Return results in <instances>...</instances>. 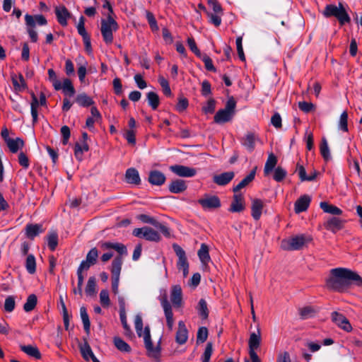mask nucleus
Listing matches in <instances>:
<instances>
[{
  "label": "nucleus",
  "mask_w": 362,
  "mask_h": 362,
  "mask_svg": "<svg viewBox=\"0 0 362 362\" xmlns=\"http://www.w3.org/2000/svg\"><path fill=\"white\" fill-rule=\"evenodd\" d=\"M362 286V278L355 272L346 268H335L330 270L326 279V286L328 289L344 292L351 283Z\"/></svg>",
  "instance_id": "nucleus-1"
},
{
  "label": "nucleus",
  "mask_w": 362,
  "mask_h": 362,
  "mask_svg": "<svg viewBox=\"0 0 362 362\" xmlns=\"http://www.w3.org/2000/svg\"><path fill=\"white\" fill-rule=\"evenodd\" d=\"M135 329L139 337H143L145 347L147 350L148 356L158 359L160 356V348L154 347L151 339L150 329L146 327L143 330V320L141 316L136 315L134 320Z\"/></svg>",
  "instance_id": "nucleus-2"
},
{
  "label": "nucleus",
  "mask_w": 362,
  "mask_h": 362,
  "mask_svg": "<svg viewBox=\"0 0 362 362\" xmlns=\"http://www.w3.org/2000/svg\"><path fill=\"white\" fill-rule=\"evenodd\" d=\"M322 14L326 18L335 17L341 25H344L351 21V18L341 3L338 6L334 4L327 5L322 11Z\"/></svg>",
  "instance_id": "nucleus-3"
},
{
  "label": "nucleus",
  "mask_w": 362,
  "mask_h": 362,
  "mask_svg": "<svg viewBox=\"0 0 362 362\" xmlns=\"http://www.w3.org/2000/svg\"><path fill=\"white\" fill-rule=\"evenodd\" d=\"M311 240L310 237L303 234L292 236L290 238L281 240V248L286 251L299 250Z\"/></svg>",
  "instance_id": "nucleus-4"
},
{
  "label": "nucleus",
  "mask_w": 362,
  "mask_h": 362,
  "mask_svg": "<svg viewBox=\"0 0 362 362\" xmlns=\"http://www.w3.org/2000/svg\"><path fill=\"white\" fill-rule=\"evenodd\" d=\"M117 29L118 24L110 14H107V19L101 20L100 31L106 44H111L113 42V32Z\"/></svg>",
  "instance_id": "nucleus-5"
},
{
  "label": "nucleus",
  "mask_w": 362,
  "mask_h": 362,
  "mask_svg": "<svg viewBox=\"0 0 362 362\" xmlns=\"http://www.w3.org/2000/svg\"><path fill=\"white\" fill-rule=\"evenodd\" d=\"M236 102L233 98L228 100L224 109L219 110L214 116V122L217 124H223L229 122L234 113Z\"/></svg>",
  "instance_id": "nucleus-6"
},
{
  "label": "nucleus",
  "mask_w": 362,
  "mask_h": 362,
  "mask_svg": "<svg viewBox=\"0 0 362 362\" xmlns=\"http://www.w3.org/2000/svg\"><path fill=\"white\" fill-rule=\"evenodd\" d=\"M122 263L123 260L120 256L115 257L112 262V290L115 295L119 293V275Z\"/></svg>",
  "instance_id": "nucleus-7"
},
{
  "label": "nucleus",
  "mask_w": 362,
  "mask_h": 362,
  "mask_svg": "<svg viewBox=\"0 0 362 362\" xmlns=\"http://www.w3.org/2000/svg\"><path fill=\"white\" fill-rule=\"evenodd\" d=\"M159 300L164 311L167 326L169 330L172 331L174 326L173 313L172 310V305L168 300L166 292H164L159 296Z\"/></svg>",
  "instance_id": "nucleus-8"
},
{
  "label": "nucleus",
  "mask_w": 362,
  "mask_h": 362,
  "mask_svg": "<svg viewBox=\"0 0 362 362\" xmlns=\"http://www.w3.org/2000/svg\"><path fill=\"white\" fill-rule=\"evenodd\" d=\"M132 234L136 237L144 238L148 241L158 242L160 240V235L158 232L148 226L135 228Z\"/></svg>",
  "instance_id": "nucleus-9"
},
{
  "label": "nucleus",
  "mask_w": 362,
  "mask_h": 362,
  "mask_svg": "<svg viewBox=\"0 0 362 362\" xmlns=\"http://www.w3.org/2000/svg\"><path fill=\"white\" fill-rule=\"evenodd\" d=\"M173 250L178 257L177 267L179 270H182L184 277H186L189 273V264L185 250L178 245L173 244Z\"/></svg>",
  "instance_id": "nucleus-10"
},
{
  "label": "nucleus",
  "mask_w": 362,
  "mask_h": 362,
  "mask_svg": "<svg viewBox=\"0 0 362 362\" xmlns=\"http://www.w3.org/2000/svg\"><path fill=\"white\" fill-rule=\"evenodd\" d=\"M198 203L204 210H211L221 206L220 199L216 195L204 194L203 198L198 200Z\"/></svg>",
  "instance_id": "nucleus-11"
},
{
  "label": "nucleus",
  "mask_w": 362,
  "mask_h": 362,
  "mask_svg": "<svg viewBox=\"0 0 362 362\" xmlns=\"http://www.w3.org/2000/svg\"><path fill=\"white\" fill-rule=\"evenodd\" d=\"M331 319L337 326L345 332H350L352 330L351 325L343 314L334 311L331 314Z\"/></svg>",
  "instance_id": "nucleus-12"
},
{
  "label": "nucleus",
  "mask_w": 362,
  "mask_h": 362,
  "mask_svg": "<svg viewBox=\"0 0 362 362\" xmlns=\"http://www.w3.org/2000/svg\"><path fill=\"white\" fill-rule=\"evenodd\" d=\"M170 170L177 176L182 177H192L197 174L195 168L182 165H171Z\"/></svg>",
  "instance_id": "nucleus-13"
},
{
  "label": "nucleus",
  "mask_w": 362,
  "mask_h": 362,
  "mask_svg": "<svg viewBox=\"0 0 362 362\" xmlns=\"http://www.w3.org/2000/svg\"><path fill=\"white\" fill-rule=\"evenodd\" d=\"M345 221L336 216L329 218L325 223L324 227L335 233L343 228Z\"/></svg>",
  "instance_id": "nucleus-14"
},
{
  "label": "nucleus",
  "mask_w": 362,
  "mask_h": 362,
  "mask_svg": "<svg viewBox=\"0 0 362 362\" xmlns=\"http://www.w3.org/2000/svg\"><path fill=\"white\" fill-rule=\"evenodd\" d=\"M88 139V134L86 132H83L81 144L76 143L75 144L74 156L78 160H81L83 159V153L87 152L89 150L88 145L86 142Z\"/></svg>",
  "instance_id": "nucleus-15"
},
{
  "label": "nucleus",
  "mask_w": 362,
  "mask_h": 362,
  "mask_svg": "<svg viewBox=\"0 0 362 362\" xmlns=\"http://www.w3.org/2000/svg\"><path fill=\"white\" fill-rule=\"evenodd\" d=\"M54 11L59 23L62 26H66L68 19L71 18L68 9L64 5H60L55 7Z\"/></svg>",
  "instance_id": "nucleus-16"
},
{
  "label": "nucleus",
  "mask_w": 362,
  "mask_h": 362,
  "mask_svg": "<svg viewBox=\"0 0 362 362\" xmlns=\"http://www.w3.org/2000/svg\"><path fill=\"white\" fill-rule=\"evenodd\" d=\"M165 180V175L159 170H151L148 173V181L152 185L161 186Z\"/></svg>",
  "instance_id": "nucleus-17"
},
{
  "label": "nucleus",
  "mask_w": 362,
  "mask_h": 362,
  "mask_svg": "<svg viewBox=\"0 0 362 362\" xmlns=\"http://www.w3.org/2000/svg\"><path fill=\"white\" fill-rule=\"evenodd\" d=\"M170 300L175 308H180L182 305V293L181 287L175 285L171 288Z\"/></svg>",
  "instance_id": "nucleus-18"
},
{
  "label": "nucleus",
  "mask_w": 362,
  "mask_h": 362,
  "mask_svg": "<svg viewBox=\"0 0 362 362\" xmlns=\"http://www.w3.org/2000/svg\"><path fill=\"white\" fill-rule=\"evenodd\" d=\"M257 141H259V138L255 134L248 132L242 139L241 144L248 151L252 152L255 149V143Z\"/></svg>",
  "instance_id": "nucleus-19"
},
{
  "label": "nucleus",
  "mask_w": 362,
  "mask_h": 362,
  "mask_svg": "<svg viewBox=\"0 0 362 362\" xmlns=\"http://www.w3.org/2000/svg\"><path fill=\"white\" fill-rule=\"evenodd\" d=\"M234 172L228 171L214 175L213 177V181L214 183L219 186H224L228 184L234 178Z\"/></svg>",
  "instance_id": "nucleus-20"
},
{
  "label": "nucleus",
  "mask_w": 362,
  "mask_h": 362,
  "mask_svg": "<svg viewBox=\"0 0 362 362\" xmlns=\"http://www.w3.org/2000/svg\"><path fill=\"white\" fill-rule=\"evenodd\" d=\"M188 339V331L183 321L178 322V329L175 335V341L179 344H184Z\"/></svg>",
  "instance_id": "nucleus-21"
},
{
  "label": "nucleus",
  "mask_w": 362,
  "mask_h": 362,
  "mask_svg": "<svg viewBox=\"0 0 362 362\" xmlns=\"http://www.w3.org/2000/svg\"><path fill=\"white\" fill-rule=\"evenodd\" d=\"M261 343V332L258 328L257 332H252L250 335L248 346H249V354L252 353H256L255 350L257 349Z\"/></svg>",
  "instance_id": "nucleus-22"
},
{
  "label": "nucleus",
  "mask_w": 362,
  "mask_h": 362,
  "mask_svg": "<svg viewBox=\"0 0 362 362\" xmlns=\"http://www.w3.org/2000/svg\"><path fill=\"white\" fill-rule=\"evenodd\" d=\"M245 209L244 197L241 194L233 195L229 211L231 212H241Z\"/></svg>",
  "instance_id": "nucleus-23"
},
{
  "label": "nucleus",
  "mask_w": 362,
  "mask_h": 362,
  "mask_svg": "<svg viewBox=\"0 0 362 362\" xmlns=\"http://www.w3.org/2000/svg\"><path fill=\"white\" fill-rule=\"evenodd\" d=\"M25 24L28 27L27 31L30 37V40L33 42H36L38 40L37 32L33 29L35 27V21L33 16L26 14L25 16Z\"/></svg>",
  "instance_id": "nucleus-24"
},
{
  "label": "nucleus",
  "mask_w": 362,
  "mask_h": 362,
  "mask_svg": "<svg viewBox=\"0 0 362 362\" xmlns=\"http://www.w3.org/2000/svg\"><path fill=\"white\" fill-rule=\"evenodd\" d=\"M80 351L83 358L86 361H89L91 359L93 362H100V361L94 355L87 341H85L83 344L80 345Z\"/></svg>",
  "instance_id": "nucleus-25"
},
{
  "label": "nucleus",
  "mask_w": 362,
  "mask_h": 362,
  "mask_svg": "<svg viewBox=\"0 0 362 362\" xmlns=\"http://www.w3.org/2000/svg\"><path fill=\"white\" fill-rule=\"evenodd\" d=\"M125 180L129 184L139 185L141 183L139 171L134 168H128L125 173Z\"/></svg>",
  "instance_id": "nucleus-26"
},
{
  "label": "nucleus",
  "mask_w": 362,
  "mask_h": 362,
  "mask_svg": "<svg viewBox=\"0 0 362 362\" xmlns=\"http://www.w3.org/2000/svg\"><path fill=\"white\" fill-rule=\"evenodd\" d=\"M187 189L186 182L183 180L177 179L172 181L168 186V189L171 193L179 194L183 192Z\"/></svg>",
  "instance_id": "nucleus-27"
},
{
  "label": "nucleus",
  "mask_w": 362,
  "mask_h": 362,
  "mask_svg": "<svg viewBox=\"0 0 362 362\" xmlns=\"http://www.w3.org/2000/svg\"><path fill=\"white\" fill-rule=\"evenodd\" d=\"M310 202V198L308 195L300 197L295 203V212L296 214L305 211Z\"/></svg>",
  "instance_id": "nucleus-28"
},
{
  "label": "nucleus",
  "mask_w": 362,
  "mask_h": 362,
  "mask_svg": "<svg viewBox=\"0 0 362 362\" xmlns=\"http://www.w3.org/2000/svg\"><path fill=\"white\" fill-rule=\"evenodd\" d=\"M264 207L263 202L259 199H255L252 202V216L255 220H259Z\"/></svg>",
  "instance_id": "nucleus-29"
},
{
  "label": "nucleus",
  "mask_w": 362,
  "mask_h": 362,
  "mask_svg": "<svg viewBox=\"0 0 362 362\" xmlns=\"http://www.w3.org/2000/svg\"><path fill=\"white\" fill-rule=\"evenodd\" d=\"M256 169L257 168H255L251 172L247 175L244 179H243L236 186H235L233 189V192L235 194H238L237 192L240 191L241 189L245 187L247 185L250 183L255 177L256 174Z\"/></svg>",
  "instance_id": "nucleus-30"
},
{
  "label": "nucleus",
  "mask_w": 362,
  "mask_h": 362,
  "mask_svg": "<svg viewBox=\"0 0 362 362\" xmlns=\"http://www.w3.org/2000/svg\"><path fill=\"white\" fill-rule=\"evenodd\" d=\"M11 81L16 91H22L25 88V82L21 74H11Z\"/></svg>",
  "instance_id": "nucleus-31"
},
{
  "label": "nucleus",
  "mask_w": 362,
  "mask_h": 362,
  "mask_svg": "<svg viewBox=\"0 0 362 362\" xmlns=\"http://www.w3.org/2000/svg\"><path fill=\"white\" fill-rule=\"evenodd\" d=\"M320 207L322 209L325 213L329 214L334 216L341 215L343 211L339 207L330 204L327 202H322L320 203Z\"/></svg>",
  "instance_id": "nucleus-32"
},
{
  "label": "nucleus",
  "mask_w": 362,
  "mask_h": 362,
  "mask_svg": "<svg viewBox=\"0 0 362 362\" xmlns=\"http://www.w3.org/2000/svg\"><path fill=\"white\" fill-rule=\"evenodd\" d=\"M42 231V226L40 224H28L25 227L26 236L30 239H33Z\"/></svg>",
  "instance_id": "nucleus-33"
},
{
  "label": "nucleus",
  "mask_w": 362,
  "mask_h": 362,
  "mask_svg": "<svg viewBox=\"0 0 362 362\" xmlns=\"http://www.w3.org/2000/svg\"><path fill=\"white\" fill-rule=\"evenodd\" d=\"M6 144L12 153H16L19 149H21L24 146V141L20 139L16 138L15 139H8Z\"/></svg>",
  "instance_id": "nucleus-34"
},
{
  "label": "nucleus",
  "mask_w": 362,
  "mask_h": 362,
  "mask_svg": "<svg viewBox=\"0 0 362 362\" xmlns=\"http://www.w3.org/2000/svg\"><path fill=\"white\" fill-rule=\"evenodd\" d=\"M102 247L104 249H114L116 251H117L120 255L127 253L126 247L123 244L118 243L107 242L102 245Z\"/></svg>",
  "instance_id": "nucleus-35"
},
{
  "label": "nucleus",
  "mask_w": 362,
  "mask_h": 362,
  "mask_svg": "<svg viewBox=\"0 0 362 362\" xmlns=\"http://www.w3.org/2000/svg\"><path fill=\"white\" fill-rule=\"evenodd\" d=\"M21 350L25 353L27 355L32 356L36 359L41 358V354L36 346L31 345H22L21 346Z\"/></svg>",
  "instance_id": "nucleus-36"
},
{
  "label": "nucleus",
  "mask_w": 362,
  "mask_h": 362,
  "mask_svg": "<svg viewBox=\"0 0 362 362\" xmlns=\"http://www.w3.org/2000/svg\"><path fill=\"white\" fill-rule=\"evenodd\" d=\"M297 170L299 175V177L302 182L303 181H313L315 179L317 176V172L314 171L311 175H307L305 168L298 164L297 165Z\"/></svg>",
  "instance_id": "nucleus-37"
},
{
  "label": "nucleus",
  "mask_w": 362,
  "mask_h": 362,
  "mask_svg": "<svg viewBox=\"0 0 362 362\" xmlns=\"http://www.w3.org/2000/svg\"><path fill=\"white\" fill-rule=\"evenodd\" d=\"M76 102L82 107H89L94 104L93 99L84 93L76 96Z\"/></svg>",
  "instance_id": "nucleus-38"
},
{
  "label": "nucleus",
  "mask_w": 362,
  "mask_h": 362,
  "mask_svg": "<svg viewBox=\"0 0 362 362\" xmlns=\"http://www.w3.org/2000/svg\"><path fill=\"white\" fill-rule=\"evenodd\" d=\"M277 163V158L273 154L270 153L264 165V173L266 175H269L274 168Z\"/></svg>",
  "instance_id": "nucleus-39"
},
{
  "label": "nucleus",
  "mask_w": 362,
  "mask_h": 362,
  "mask_svg": "<svg viewBox=\"0 0 362 362\" xmlns=\"http://www.w3.org/2000/svg\"><path fill=\"white\" fill-rule=\"evenodd\" d=\"M198 256L203 264H206L210 261L211 258L209 254V247L206 244L202 243L201 245L200 249L198 251Z\"/></svg>",
  "instance_id": "nucleus-40"
},
{
  "label": "nucleus",
  "mask_w": 362,
  "mask_h": 362,
  "mask_svg": "<svg viewBox=\"0 0 362 362\" xmlns=\"http://www.w3.org/2000/svg\"><path fill=\"white\" fill-rule=\"evenodd\" d=\"M80 315L83 325V328L86 332L88 334L90 332V322L87 310L84 306H81L80 308Z\"/></svg>",
  "instance_id": "nucleus-41"
},
{
  "label": "nucleus",
  "mask_w": 362,
  "mask_h": 362,
  "mask_svg": "<svg viewBox=\"0 0 362 362\" xmlns=\"http://www.w3.org/2000/svg\"><path fill=\"white\" fill-rule=\"evenodd\" d=\"M61 89L63 90L64 94L69 96H73L76 92L71 80L69 78H64L63 80Z\"/></svg>",
  "instance_id": "nucleus-42"
},
{
  "label": "nucleus",
  "mask_w": 362,
  "mask_h": 362,
  "mask_svg": "<svg viewBox=\"0 0 362 362\" xmlns=\"http://www.w3.org/2000/svg\"><path fill=\"white\" fill-rule=\"evenodd\" d=\"M146 97L148 105L153 110H156L160 103L158 95L155 92L151 91L147 93Z\"/></svg>",
  "instance_id": "nucleus-43"
},
{
  "label": "nucleus",
  "mask_w": 362,
  "mask_h": 362,
  "mask_svg": "<svg viewBox=\"0 0 362 362\" xmlns=\"http://www.w3.org/2000/svg\"><path fill=\"white\" fill-rule=\"evenodd\" d=\"M37 298L36 295L30 294L28 296L26 302L23 305V309L25 312L32 311L36 306Z\"/></svg>",
  "instance_id": "nucleus-44"
},
{
  "label": "nucleus",
  "mask_w": 362,
  "mask_h": 362,
  "mask_svg": "<svg viewBox=\"0 0 362 362\" xmlns=\"http://www.w3.org/2000/svg\"><path fill=\"white\" fill-rule=\"evenodd\" d=\"M197 311L199 315V316L204 319L206 320L209 317V310L207 308V303L204 299H201L199 301L198 305H197Z\"/></svg>",
  "instance_id": "nucleus-45"
},
{
  "label": "nucleus",
  "mask_w": 362,
  "mask_h": 362,
  "mask_svg": "<svg viewBox=\"0 0 362 362\" xmlns=\"http://www.w3.org/2000/svg\"><path fill=\"white\" fill-rule=\"evenodd\" d=\"M113 341L118 350L123 352H129L131 351L130 346L121 338L115 337H114Z\"/></svg>",
  "instance_id": "nucleus-46"
},
{
  "label": "nucleus",
  "mask_w": 362,
  "mask_h": 362,
  "mask_svg": "<svg viewBox=\"0 0 362 362\" xmlns=\"http://www.w3.org/2000/svg\"><path fill=\"white\" fill-rule=\"evenodd\" d=\"M25 268L28 273L33 274L36 271V262L34 255H29L25 261Z\"/></svg>",
  "instance_id": "nucleus-47"
},
{
  "label": "nucleus",
  "mask_w": 362,
  "mask_h": 362,
  "mask_svg": "<svg viewBox=\"0 0 362 362\" xmlns=\"http://www.w3.org/2000/svg\"><path fill=\"white\" fill-rule=\"evenodd\" d=\"M48 76L49 81L52 83L54 89L56 90H61L62 83L57 79V74L53 69H49L48 70Z\"/></svg>",
  "instance_id": "nucleus-48"
},
{
  "label": "nucleus",
  "mask_w": 362,
  "mask_h": 362,
  "mask_svg": "<svg viewBox=\"0 0 362 362\" xmlns=\"http://www.w3.org/2000/svg\"><path fill=\"white\" fill-rule=\"evenodd\" d=\"M96 282L94 276H90L87 282L85 291L87 295L91 296L95 293Z\"/></svg>",
  "instance_id": "nucleus-49"
},
{
  "label": "nucleus",
  "mask_w": 362,
  "mask_h": 362,
  "mask_svg": "<svg viewBox=\"0 0 362 362\" xmlns=\"http://www.w3.org/2000/svg\"><path fill=\"white\" fill-rule=\"evenodd\" d=\"M158 82L162 88L163 93L168 97L172 95V92L168 81L162 76L158 77Z\"/></svg>",
  "instance_id": "nucleus-50"
},
{
  "label": "nucleus",
  "mask_w": 362,
  "mask_h": 362,
  "mask_svg": "<svg viewBox=\"0 0 362 362\" xmlns=\"http://www.w3.org/2000/svg\"><path fill=\"white\" fill-rule=\"evenodd\" d=\"M320 153L324 158L325 160H327L330 158V153H329V148L328 146L327 141L325 138H323L322 139V142L320 144Z\"/></svg>",
  "instance_id": "nucleus-51"
},
{
  "label": "nucleus",
  "mask_w": 362,
  "mask_h": 362,
  "mask_svg": "<svg viewBox=\"0 0 362 362\" xmlns=\"http://www.w3.org/2000/svg\"><path fill=\"white\" fill-rule=\"evenodd\" d=\"M212 353L213 344L211 342H208L206 345L205 350L201 358L202 362H209Z\"/></svg>",
  "instance_id": "nucleus-52"
},
{
  "label": "nucleus",
  "mask_w": 362,
  "mask_h": 362,
  "mask_svg": "<svg viewBox=\"0 0 362 362\" xmlns=\"http://www.w3.org/2000/svg\"><path fill=\"white\" fill-rule=\"evenodd\" d=\"M100 302L104 308H108L110 305V299L107 290L103 289L100 291Z\"/></svg>",
  "instance_id": "nucleus-53"
},
{
  "label": "nucleus",
  "mask_w": 362,
  "mask_h": 362,
  "mask_svg": "<svg viewBox=\"0 0 362 362\" xmlns=\"http://www.w3.org/2000/svg\"><path fill=\"white\" fill-rule=\"evenodd\" d=\"M47 245L52 251H54L58 245V235L56 233H52L47 238Z\"/></svg>",
  "instance_id": "nucleus-54"
},
{
  "label": "nucleus",
  "mask_w": 362,
  "mask_h": 362,
  "mask_svg": "<svg viewBox=\"0 0 362 362\" xmlns=\"http://www.w3.org/2000/svg\"><path fill=\"white\" fill-rule=\"evenodd\" d=\"M208 337V329L205 327H202L198 329L197 334V343L199 342L203 343L204 342Z\"/></svg>",
  "instance_id": "nucleus-55"
},
{
  "label": "nucleus",
  "mask_w": 362,
  "mask_h": 362,
  "mask_svg": "<svg viewBox=\"0 0 362 362\" xmlns=\"http://www.w3.org/2000/svg\"><path fill=\"white\" fill-rule=\"evenodd\" d=\"M286 174H287V173L284 168H282L280 166H278L274 170V173L273 177L276 182H281L285 178V177L286 176Z\"/></svg>",
  "instance_id": "nucleus-56"
},
{
  "label": "nucleus",
  "mask_w": 362,
  "mask_h": 362,
  "mask_svg": "<svg viewBox=\"0 0 362 362\" xmlns=\"http://www.w3.org/2000/svg\"><path fill=\"white\" fill-rule=\"evenodd\" d=\"M76 28H77L78 34L82 37L89 35L85 28V18L83 16H81L79 18L78 23L77 24Z\"/></svg>",
  "instance_id": "nucleus-57"
},
{
  "label": "nucleus",
  "mask_w": 362,
  "mask_h": 362,
  "mask_svg": "<svg viewBox=\"0 0 362 362\" xmlns=\"http://www.w3.org/2000/svg\"><path fill=\"white\" fill-rule=\"evenodd\" d=\"M98 257V252L95 247L92 248L87 254L86 259L90 264H95Z\"/></svg>",
  "instance_id": "nucleus-58"
},
{
  "label": "nucleus",
  "mask_w": 362,
  "mask_h": 362,
  "mask_svg": "<svg viewBox=\"0 0 362 362\" xmlns=\"http://www.w3.org/2000/svg\"><path fill=\"white\" fill-rule=\"evenodd\" d=\"M146 16L151 30L153 31H157L158 26L153 14L150 11H146Z\"/></svg>",
  "instance_id": "nucleus-59"
},
{
  "label": "nucleus",
  "mask_w": 362,
  "mask_h": 362,
  "mask_svg": "<svg viewBox=\"0 0 362 362\" xmlns=\"http://www.w3.org/2000/svg\"><path fill=\"white\" fill-rule=\"evenodd\" d=\"M348 114L346 112H343L340 115L339 127L344 132H348Z\"/></svg>",
  "instance_id": "nucleus-60"
},
{
  "label": "nucleus",
  "mask_w": 362,
  "mask_h": 362,
  "mask_svg": "<svg viewBox=\"0 0 362 362\" xmlns=\"http://www.w3.org/2000/svg\"><path fill=\"white\" fill-rule=\"evenodd\" d=\"M119 317H120V320H121L122 325L123 326V328L124 329L125 335L129 336V337L132 336V332L131 331L130 327L127 324L126 313L119 314Z\"/></svg>",
  "instance_id": "nucleus-61"
},
{
  "label": "nucleus",
  "mask_w": 362,
  "mask_h": 362,
  "mask_svg": "<svg viewBox=\"0 0 362 362\" xmlns=\"http://www.w3.org/2000/svg\"><path fill=\"white\" fill-rule=\"evenodd\" d=\"M302 318L306 319L313 316L315 314V310L310 306L303 308L300 311Z\"/></svg>",
  "instance_id": "nucleus-62"
},
{
  "label": "nucleus",
  "mask_w": 362,
  "mask_h": 362,
  "mask_svg": "<svg viewBox=\"0 0 362 362\" xmlns=\"http://www.w3.org/2000/svg\"><path fill=\"white\" fill-rule=\"evenodd\" d=\"M15 308V299L13 296H8L6 298L4 303V310L8 313L12 312Z\"/></svg>",
  "instance_id": "nucleus-63"
},
{
  "label": "nucleus",
  "mask_w": 362,
  "mask_h": 362,
  "mask_svg": "<svg viewBox=\"0 0 362 362\" xmlns=\"http://www.w3.org/2000/svg\"><path fill=\"white\" fill-rule=\"evenodd\" d=\"M298 107L303 112L308 113L314 110L315 106L312 103L302 101L298 103Z\"/></svg>",
  "instance_id": "nucleus-64"
}]
</instances>
